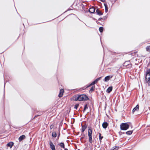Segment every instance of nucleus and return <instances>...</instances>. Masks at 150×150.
<instances>
[{
  "instance_id": "8",
  "label": "nucleus",
  "mask_w": 150,
  "mask_h": 150,
  "mask_svg": "<svg viewBox=\"0 0 150 150\" xmlns=\"http://www.w3.org/2000/svg\"><path fill=\"white\" fill-rule=\"evenodd\" d=\"M148 79H150V74H146L145 77V81L146 82H148Z\"/></svg>"
},
{
  "instance_id": "6",
  "label": "nucleus",
  "mask_w": 150,
  "mask_h": 150,
  "mask_svg": "<svg viewBox=\"0 0 150 150\" xmlns=\"http://www.w3.org/2000/svg\"><path fill=\"white\" fill-rule=\"evenodd\" d=\"M64 92V91L63 89H60L59 93L58 95V96L59 97H61L62 96Z\"/></svg>"
},
{
  "instance_id": "17",
  "label": "nucleus",
  "mask_w": 150,
  "mask_h": 150,
  "mask_svg": "<svg viewBox=\"0 0 150 150\" xmlns=\"http://www.w3.org/2000/svg\"><path fill=\"white\" fill-rule=\"evenodd\" d=\"M58 145L62 148L64 149V144L63 142H61L59 143Z\"/></svg>"
},
{
  "instance_id": "1",
  "label": "nucleus",
  "mask_w": 150,
  "mask_h": 150,
  "mask_svg": "<svg viewBox=\"0 0 150 150\" xmlns=\"http://www.w3.org/2000/svg\"><path fill=\"white\" fill-rule=\"evenodd\" d=\"M88 99V98L86 95H79L75 97L76 100L81 101L82 100H86Z\"/></svg>"
},
{
  "instance_id": "14",
  "label": "nucleus",
  "mask_w": 150,
  "mask_h": 150,
  "mask_svg": "<svg viewBox=\"0 0 150 150\" xmlns=\"http://www.w3.org/2000/svg\"><path fill=\"white\" fill-rule=\"evenodd\" d=\"M96 12L99 15H103V13L101 12L98 9H97L96 11Z\"/></svg>"
},
{
  "instance_id": "10",
  "label": "nucleus",
  "mask_w": 150,
  "mask_h": 150,
  "mask_svg": "<svg viewBox=\"0 0 150 150\" xmlns=\"http://www.w3.org/2000/svg\"><path fill=\"white\" fill-rule=\"evenodd\" d=\"M87 125L86 124L84 125H82V132H83L87 128Z\"/></svg>"
},
{
  "instance_id": "32",
  "label": "nucleus",
  "mask_w": 150,
  "mask_h": 150,
  "mask_svg": "<svg viewBox=\"0 0 150 150\" xmlns=\"http://www.w3.org/2000/svg\"><path fill=\"white\" fill-rule=\"evenodd\" d=\"M102 2H104L105 1V0H100Z\"/></svg>"
},
{
  "instance_id": "27",
  "label": "nucleus",
  "mask_w": 150,
  "mask_h": 150,
  "mask_svg": "<svg viewBox=\"0 0 150 150\" xmlns=\"http://www.w3.org/2000/svg\"><path fill=\"white\" fill-rule=\"evenodd\" d=\"M79 107V104H76L74 108L76 110H77V109Z\"/></svg>"
},
{
  "instance_id": "26",
  "label": "nucleus",
  "mask_w": 150,
  "mask_h": 150,
  "mask_svg": "<svg viewBox=\"0 0 150 150\" xmlns=\"http://www.w3.org/2000/svg\"><path fill=\"white\" fill-rule=\"evenodd\" d=\"M99 140L100 141L101 140L103 139V136H101V134L100 133H99Z\"/></svg>"
},
{
  "instance_id": "28",
  "label": "nucleus",
  "mask_w": 150,
  "mask_h": 150,
  "mask_svg": "<svg viewBox=\"0 0 150 150\" xmlns=\"http://www.w3.org/2000/svg\"><path fill=\"white\" fill-rule=\"evenodd\" d=\"M94 87H93V86L92 87L89 91V92H92V91H93L94 90Z\"/></svg>"
},
{
  "instance_id": "24",
  "label": "nucleus",
  "mask_w": 150,
  "mask_h": 150,
  "mask_svg": "<svg viewBox=\"0 0 150 150\" xmlns=\"http://www.w3.org/2000/svg\"><path fill=\"white\" fill-rule=\"evenodd\" d=\"M88 107H87V104L86 105H85L84 106V109H83V112H84L85 110H86V109H88Z\"/></svg>"
},
{
  "instance_id": "3",
  "label": "nucleus",
  "mask_w": 150,
  "mask_h": 150,
  "mask_svg": "<svg viewBox=\"0 0 150 150\" xmlns=\"http://www.w3.org/2000/svg\"><path fill=\"white\" fill-rule=\"evenodd\" d=\"M50 145L52 150H54L55 149V146L51 141H50Z\"/></svg>"
},
{
  "instance_id": "25",
  "label": "nucleus",
  "mask_w": 150,
  "mask_h": 150,
  "mask_svg": "<svg viewBox=\"0 0 150 150\" xmlns=\"http://www.w3.org/2000/svg\"><path fill=\"white\" fill-rule=\"evenodd\" d=\"M103 27H100L99 28V30L100 32H102L103 30Z\"/></svg>"
},
{
  "instance_id": "34",
  "label": "nucleus",
  "mask_w": 150,
  "mask_h": 150,
  "mask_svg": "<svg viewBox=\"0 0 150 150\" xmlns=\"http://www.w3.org/2000/svg\"><path fill=\"white\" fill-rule=\"evenodd\" d=\"M64 149V150H68V149Z\"/></svg>"
},
{
  "instance_id": "15",
  "label": "nucleus",
  "mask_w": 150,
  "mask_h": 150,
  "mask_svg": "<svg viewBox=\"0 0 150 150\" xmlns=\"http://www.w3.org/2000/svg\"><path fill=\"white\" fill-rule=\"evenodd\" d=\"M7 146L10 148H11L13 145V143L12 142H10L7 144Z\"/></svg>"
},
{
  "instance_id": "9",
  "label": "nucleus",
  "mask_w": 150,
  "mask_h": 150,
  "mask_svg": "<svg viewBox=\"0 0 150 150\" xmlns=\"http://www.w3.org/2000/svg\"><path fill=\"white\" fill-rule=\"evenodd\" d=\"M108 126V124L107 122H104L102 124V126L103 128H106Z\"/></svg>"
},
{
  "instance_id": "22",
  "label": "nucleus",
  "mask_w": 150,
  "mask_h": 150,
  "mask_svg": "<svg viewBox=\"0 0 150 150\" xmlns=\"http://www.w3.org/2000/svg\"><path fill=\"white\" fill-rule=\"evenodd\" d=\"M101 78V77H100L99 78H98L97 79H96L94 81L96 83H97V82H98V81L99 80H100V79Z\"/></svg>"
},
{
  "instance_id": "23",
  "label": "nucleus",
  "mask_w": 150,
  "mask_h": 150,
  "mask_svg": "<svg viewBox=\"0 0 150 150\" xmlns=\"http://www.w3.org/2000/svg\"><path fill=\"white\" fill-rule=\"evenodd\" d=\"M96 83L94 81L91 83L89 86H88L86 87V88H87V87H89V86H92V85H93L95 84Z\"/></svg>"
},
{
  "instance_id": "29",
  "label": "nucleus",
  "mask_w": 150,
  "mask_h": 150,
  "mask_svg": "<svg viewBox=\"0 0 150 150\" xmlns=\"http://www.w3.org/2000/svg\"><path fill=\"white\" fill-rule=\"evenodd\" d=\"M146 74H150V69H149L147 71Z\"/></svg>"
},
{
  "instance_id": "18",
  "label": "nucleus",
  "mask_w": 150,
  "mask_h": 150,
  "mask_svg": "<svg viewBox=\"0 0 150 150\" xmlns=\"http://www.w3.org/2000/svg\"><path fill=\"white\" fill-rule=\"evenodd\" d=\"M112 90V88L111 87H109L107 90V92L108 93H110Z\"/></svg>"
},
{
  "instance_id": "4",
  "label": "nucleus",
  "mask_w": 150,
  "mask_h": 150,
  "mask_svg": "<svg viewBox=\"0 0 150 150\" xmlns=\"http://www.w3.org/2000/svg\"><path fill=\"white\" fill-rule=\"evenodd\" d=\"M112 76H106L105 77V79H104V81H105V82L108 81L110 79H111L112 78Z\"/></svg>"
},
{
  "instance_id": "7",
  "label": "nucleus",
  "mask_w": 150,
  "mask_h": 150,
  "mask_svg": "<svg viewBox=\"0 0 150 150\" xmlns=\"http://www.w3.org/2000/svg\"><path fill=\"white\" fill-rule=\"evenodd\" d=\"M95 9L93 7H92L90 8L89 9V12L92 13H94L95 12Z\"/></svg>"
},
{
  "instance_id": "31",
  "label": "nucleus",
  "mask_w": 150,
  "mask_h": 150,
  "mask_svg": "<svg viewBox=\"0 0 150 150\" xmlns=\"http://www.w3.org/2000/svg\"><path fill=\"white\" fill-rule=\"evenodd\" d=\"M148 85L150 86V79H148Z\"/></svg>"
},
{
  "instance_id": "2",
  "label": "nucleus",
  "mask_w": 150,
  "mask_h": 150,
  "mask_svg": "<svg viewBox=\"0 0 150 150\" xmlns=\"http://www.w3.org/2000/svg\"><path fill=\"white\" fill-rule=\"evenodd\" d=\"M129 127V125L127 123H122L120 125V129L122 130H126L128 129Z\"/></svg>"
},
{
  "instance_id": "21",
  "label": "nucleus",
  "mask_w": 150,
  "mask_h": 150,
  "mask_svg": "<svg viewBox=\"0 0 150 150\" xmlns=\"http://www.w3.org/2000/svg\"><path fill=\"white\" fill-rule=\"evenodd\" d=\"M146 50L147 51L150 52V45L147 46L146 47Z\"/></svg>"
},
{
  "instance_id": "20",
  "label": "nucleus",
  "mask_w": 150,
  "mask_h": 150,
  "mask_svg": "<svg viewBox=\"0 0 150 150\" xmlns=\"http://www.w3.org/2000/svg\"><path fill=\"white\" fill-rule=\"evenodd\" d=\"M132 131H129L126 132V133L128 135H131L132 133Z\"/></svg>"
},
{
  "instance_id": "12",
  "label": "nucleus",
  "mask_w": 150,
  "mask_h": 150,
  "mask_svg": "<svg viewBox=\"0 0 150 150\" xmlns=\"http://www.w3.org/2000/svg\"><path fill=\"white\" fill-rule=\"evenodd\" d=\"M88 137V141L89 142L91 143H92L93 142L92 136H90Z\"/></svg>"
},
{
  "instance_id": "33",
  "label": "nucleus",
  "mask_w": 150,
  "mask_h": 150,
  "mask_svg": "<svg viewBox=\"0 0 150 150\" xmlns=\"http://www.w3.org/2000/svg\"><path fill=\"white\" fill-rule=\"evenodd\" d=\"M52 128H53V126H52V125H51V126H50V128H51V129H52Z\"/></svg>"
},
{
  "instance_id": "19",
  "label": "nucleus",
  "mask_w": 150,
  "mask_h": 150,
  "mask_svg": "<svg viewBox=\"0 0 150 150\" xmlns=\"http://www.w3.org/2000/svg\"><path fill=\"white\" fill-rule=\"evenodd\" d=\"M52 136L54 137H55L57 136V134L56 132H54L52 133Z\"/></svg>"
},
{
  "instance_id": "16",
  "label": "nucleus",
  "mask_w": 150,
  "mask_h": 150,
  "mask_svg": "<svg viewBox=\"0 0 150 150\" xmlns=\"http://www.w3.org/2000/svg\"><path fill=\"white\" fill-rule=\"evenodd\" d=\"M104 5L105 7V12L107 13L108 11V7L106 3L104 4Z\"/></svg>"
},
{
  "instance_id": "13",
  "label": "nucleus",
  "mask_w": 150,
  "mask_h": 150,
  "mask_svg": "<svg viewBox=\"0 0 150 150\" xmlns=\"http://www.w3.org/2000/svg\"><path fill=\"white\" fill-rule=\"evenodd\" d=\"M139 106L138 105H136L135 107L132 110V112H134L135 111L138 110H139Z\"/></svg>"
},
{
  "instance_id": "11",
  "label": "nucleus",
  "mask_w": 150,
  "mask_h": 150,
  "mask_svg": "<svg viewBox=\"0 0 150 150\" xmlns=\"http://www.w3.org/2000/svg\"><path fill=\"white\" fill-rule=\"evenodd\" d=\"M25 138V136L24 135L21 136L19 138L18 140L19 141H21Z\"/></svg>"
},
{
  "instance_id": "30",
  "label": "nucleus",
  "mask_w": 150,
  "mask_h": 150,
  "mask_svg": "<svg viewBox=\"0 0 150 150\" xmlns=\"http://www.w3.org/2000/svg\"><path fill=\"white\" fill-rule=\"evenodd\" d=\"M119 149V147L117 146H115V147L112 150H117Z\"/></svg>"
},
{
  "instance_id": "35",
  "label": "nucleus",
  "mask_w": 150,
  "mask_h": 150,
  "mask_svg": "<svg viewBox=\"0 0 150 150\" xmlns=\"http://www.w3.org/2000/svg\"><path fill=\"white\" fill-rule=\"evenodd\" d=\"M78 150H79V149H78Z\"/></svg>"
},
{
  "instance_id": "5",
  "label": "nucleus",
  "mask_w": 150,
  "mask_h": 150,
  "mask_svg": "<svg viewBox=\"0 0 150 150\" xmlns=\"http://www.w3.org/2000/svg\"><path fill=\"white\" fill-rule=\"evenodd\" d=\"M92 130L90 127H88V137L92 135Z\"/></svg>"
}]
</instances>
